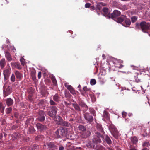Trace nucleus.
<instances>
[{
  "instance_id": "46",
  "label": "nucleus",
  "mask_w": 150,
  "mask_h": 150,
  "mask_svg": "<svg viewBox=\"0 0 150 150\" xmlns=\"http://www.w3.org/2000/svg\"><path fill=\"white\" fill-rule=\"evenodd\" d=\"M20 61L21 62V64L23 66H24L25 64V59L23 57L21 58Z\"/></svg>"
},
{
  "instance_id": "38",
  "label": "nucleus",
  "mask_w": 150,
  "mask_h": 150,
  "mask_svg": "<svg viewBox=\"0 0 150 150\" xmlns=\"http://www.w3.org/2000/svg\"><path fill=\"white\" fill-rule=\"evenodd\" d=\"M150 146V143L149 142L145 141L142 144V146L143 147H147Z\"/></svg>"
},
{
  "instance_id": "43",
  "label": "nucleus",
  "mask_w": 150,
  "mask_h": 150,
  "mask_svg": "<svg viewBox=\"0 0 150 150\" xmlns=\"http://www.w3.org/2000/svg\"><path fill=\"white\" fill-rule=\"evenodd\" d=\"M45 101L43 100H39V105L40 106H44L45 105Z\"/></svg>"
},
{
  "instance_id": "57",
  "label": "nucleus",
  "mask_w": 150,
  "mask_h": 150,
  "mask_svg": "<svg viewBox=\"0 0 150 150\" xmlns=\"http://www.w3.org/2000/svg\"><path fill=\"white\" fill-rule=\"evenodd\" d=\"M6 123V122L4 120H2L1 122V125H4Z\"/></svg>"
},
{
  "instance_id": "2",
  "label": "nucleus",
  "mask_w": 150,
  "mask_h": 150,
  "mask_svg": "<svg viewBox=\"0 0 150 150\" xmlns=\"http://www.w3.org/2000/svg\"><path fill=\"white\" fill-rule=\"evenodd\" d=\"M67 132V128L60 127L55 132V135L57 138H62L66 136Z\"/></svg>"
},
{
  "instance_id": "53",
  "label": "nucleus",
  "mask_w": 150,
  "mask_h": 150,
  "mask_svg": "<svg viewBox=\"0 0 150 150\" xmlns=\"http://www.w3.org/2000/svg\"><path fill=\"white\" fill-rule=\"evenodd\" d=\"M42 73L41 72H39L38 74V77L39 79L41 78V76Z\"/></svg>"
},
{
  "instance_id": "39",
  "label": "nucleus",
  "mask_w": 150,
  "mask_h": 150,
  "mask_svg": "<svg viewBox=\"0 0 150 150\" xmlns=\"http://www.w3.org/2000/svg\"><path fill=\"white\" fill-rule=\"evenodd\" d=\"M109 114L106 111H104L103 113V116L107 120H108L109 118Z\"/></svg>"
},
{
  "instance_id": "16",
  "label": "nucleus",
  "mask_w": 150,
  "mask_h": 150,
  "mask_svg": "<svg viewBox=\"0 0 150 150\" xmlns=\"http://www.w3.org/2000/svg\"><path fill=\"white\" fill-rule=\"evenodd\" d=\"M36 127L38 130L41 131L45 130L47 128L46 126L40 123H37L36 124Z\"/></svg>"
},
{
  "instance_id": "60",
  "label": "nucleus",
  "mask_w": 150,
  "mask_h": 150,
  "mask_svg": "<svg viewBox=\"0 0 150 150\" xmlns=\"http://www.w3.org/2000/svg\"><path fill=\"white\" fill-rule=\"evenodd\" d=\"M3 137V133H0V139H1Z\"/></svg>"
},
{
  "instance_id": "49",
  "label": "nucleus",
  "mask_w": 150,
  "mask_h": 150,
  "mask_svg": "<svg viewBox=\"0 0 150 150\" xmlns=\"http://www.w3.org/2000/svg\"><path fill=\"white\" fill-rule=\"evenodd\" d=\"M47 145V143H45L43 146V149L44 150H46L47 149H49V147H48Z\"/></svg>"
},
{
  "instance_id": "52",
  "label": "nucleus",
  "mask_w": 150,
  "mask_h": 150,
  "mask_svg": "<svg viewBox=\"0 0 150 150\" xmlns=\"http://www.w3.org/2000/svg\"><path fill=\"white\" fill-rule=\"evenodd\" d=\"M91 5V4L89 3H86L85 4V7L86 8H89Z\"/></svg>"
},
{
  "instance_id": "35",
  "label": "nucleus",
  "mask_w": 150,
  "mask_h": 150,
  "mask_svg": "<svg viewBox=\"0 0 150 150\" xmlns=\"http://www.w3.org/2000/svg\"><path fill=\"white\" fill-rule=\"evenodd\" d=\"M51 79L53 84V85L55 86H56L57 85V83L56 79L55 77L52 76L51 77Z\"/></svg>"
},
{
  "instance_id": "33",
  "label": "nucleus",
  "mask_w": 150,
  "mask_h": 150,
  "mask_svg": "<svg viewBox=\"0 0 150 150\" xmlns=\"http://www.w3.org/2000/svg\"><path fill=\"white\" fill-rule=\"evenodd\" d=\"M131 140L133 143L134 144H136L138 141L137 138L135 136L131 137Z\"/></svg>"
},
{
  "instance_id": "28",
  "label": "nucleus",
  "mask_w": 150,
  "mask_h": 150,
  "mask_svg": "<svg viewBox=\"0 0 150 150\" xmlns=\"http://www.w3.org/2000/svg\"><path fill=\"white\" fill-rule=\"evenodd\" d=\"M5 56L7 60L8 61H11L12 60V57L10 53L8 51H6L5 52Z\"/></svg>"
},
{
  "instance_id": "26",
  "label": "nucleus",
  "mask_w": 150,
  "mask_h": 150,
  "mask_svg": "<svg viewBox=\"0 0 150 150\" xmlns=\"http://www.w3.org/2000/svg\"><path fill=\"white\" fill-rule=\"evenodd\" d=\"M124 24L123 25V26L126 27H129L131 24V21L129 19L126 18L124 21Z\"/></svg>"
},
{
  "instance_id": "64",
  "label": "nucleus",
  "mask_w": 150,
  "mask_h": 150,
  "mask_svg": "<svg viewBox=\"0 0 150 150\" xmlns=\"http://www.w3.org/2000/svg\"><path fill=\"white\" fill-rule=\"evenodd\" d=\"M6 43L7 44H8L10 43V41L9 40H7L6 41Z\"/></svg>"
},
{
  "instance_id": "61",
  "label": "nucleus",
  "mask_w": 150,
  "mask_h": 150,
  "mask_svg": "<svg viewBox=\"0 0 150 150\" xmlns=\"http://www.w3.org/2000/svg\"><path fill=\"white\" fill-rule=\"evenodd\" d=\"M142 150H149V149L147 148H144Z\"/></svg>"
},
{
  "instance_id": "13",
  "label": "nucleus",
  "mask_w": 150,
  "mask_h": 150,
  "mask_svg": "<svg viewBox=\"0 0 150 150\" xmlns=\"http://www.w3.org/2000/svg\"><path fill=\"white\" fill-rule=\"evenodd\" d=\"M78 103L79 105L80 106H81L82 108H83V110L84 111H86L88 109V107L86 105L85 103L82 100H79Z\"/></svg>"
},
{
  "instance_id": "30",
  "label": "nucleus",
  "mask_w": 150,
  "mask_h": 150,
  "mask_svg": "<svg viewBox=\"0 0 150 150\" xmlns=\"http://www.w3.org/2000/svg\"><path fill=\"white\" fill-rule=\"evenodd\" d=\"M15 74L17 79L20 80L22 77V75L21 73L18 71H15Z\"/></svg>"
},
{
  "instance_id": "45",
  "label": "nucleus",
  "mask_w": 150,
  "mask_h": 150,
  "mask_svg": "<svg viewBox=\"0 0 150 150\" xmlns=\"http://www.w3.org/2000/svg\"><path fill=\"white\" fill-rule=\"evenodd\" d=\"M137 20V18L136 16H133L131 18V20L132 23L135 22Z\"/></svg>"
},
{
  "instance_id": "12",
  "label": "nucleus",
  "mask_w": 150,
  "mask_h": 150,
  "mask_svg": "<svg viewBox=\"0 0 150 150\" xmlns=\"http://www.w3.org/2000/svg\"><path fill=\"white\" fill-rule=\"evenodd\" d=\"M11 92V88L9 86H8L7 88H4V97H6L10 94Z\"/></svg>"
},
{
  "instance_id": "3",
  "label": "nucleus",
  "mask_w": 150,
  "mask_h": 150,
  "mask_svg": "<svg viewBox=\"0 0 150 150\" xmlns=\"http://www.w3.org/2000/svg\"><path fill=\"white\" fill-rule=\"evenodd\" d=\"M103 137V135L99 132H96L92 139V142L95 144H97L98 143H100L101 142L100 138Z\"/></svg>"
},
{
  "instance_id": "20",
  "label": "nucleus",
  "mask_w": 150,
  "mask_h": 150,
  "mask_svg": "<svg viewBox=\"0 0 150 150\" xmlns=\"http://www.w3.org/2000/svg\"><path fill=\"white\" fill-rule=\"evenodd\" d=\"M5 101L7 105L8 106H11L13 103V100L10 98L5 99Z\"/></svg>"
},
{
  "instance_id": "6",
  "label": "nucleus",
  "mask_w": 150,
  "mask_h": 150,
  "mask_svg": "<svg viewBox=\"0 0 150 150\" xmlns=\"http://www.w3.org/2000/svg\"><path fill=\"white\" fill-rule=\"evenodd\" d=\"M11 68L9 65H7L6 68L3 71V74L5 81L8 80V79L11 73Z\"/></svg>"
},
{
  "instance_id": "51",
  "label": "nucleus",
  "mask_w": 150,
  "mask_h": 150,
  "mask_svg": "<svg viewBox=\"0 0 150 150\" xmlns=\"http://www.w3.org/2000/svg\"><path fill=\"white\" fill-rule=\"evenodd\" d=\"M81 94L83 96H85L86 94L87 93L86 92L84 91L83 89L82 90H81Z\"/></svg>"
},
{
  "instance_id": "5",
  "label": "nucleus",
  "mask_w": 150,
  "mask_h": 150,
  "mask_svg": "<svg viewBox=\"0 0 150 150\" xmlns=\"http://www.w3.org/2000/svg\"><path fill=\"white\" fill-rule=\"evenodd\" d=\"M83 115L86 122L87 123L91 124L93 121L94 118L93 116L88 112H84Z\"/></svg>"
},
{
  "instance_id": "19",
  "label": "nucleus",
  "mask_w": 150,
  "mask_h": 150,
  "mask_svg": "<svg viewBox=\"0 0 150 150\" xmlns=\"http://www.w3.org/2000/svg\"><path fill=\"white\" fill-rule=\"evenodd\" d=\"M91 132L89 131H86L83 132L81 134V136L84 139H85L89 136Z\"/></svg>"
},
{
  "instance_id": "8",
  "label": "nucleus",
  "mask_w": 150,
  "mask_h": 150,
  "mask_svg": "<svg viewBox=\"0 0 150 150\" xmlns=\"http://www.w3.org/2000/svg\"><path fill=\"white\" fill-rule=\"evenodd\" d=\"M50 108L51 109V110L47 112V114L50 117H54L56 115L57 108L55 106H50Z\"/></svg>"
},
{
  "instance_id": "63",
  "label": "nucleus",
  "mask_w": 150,
  "mask_h": 150,
  "mask_svg": "<svg viewBox=\"0 0 150 150\" xmlns=\"http://www.w3.org/2000/svg\"><path fill=\"white\" fill-rule=\"evenodd\" d=\"M3 134H4V136L5 137H6L7 135V134L4 132H3Z\"/></svg>"
},
{
  "instance_id": "10",
  "label": "nucleus",
  "mask_w": 150,
  "mask_h": 150,
  "mask_svg": "<svg viewBox=\"0 0 150 150\" xmlns=\"http://www.w3.org/2000/svg\"><path fill=\"white\" fill-rule=\"evenodd\" d=\"M65 86L72 94L73 95L76 94V91L75 90L71 85H69L68 83H66L65 84Z\"/></svg>"
},
{
  "instance_id": "50",
  "label": "nucleus",
  "mask_w": 150,
  "mask_h": 150,
  "mask_svg": "<svg viewBox=\"0 0 150 150\" xmlns=\"http://www.w3.org/2000/svg\"><path fill=\"white\" fill-rule=\"evenodd\" d=\"M83 89L87 93L90 91V89L88 88L86 86L84 87L83 88Z\"/></svg>"
},
{
  "instance_id": "37",
  "label": "nucleus",
  "mask_w": 150,
  "mask_h": 150,
  "mask_svg": "<svg viewBox=\"0 0 150 150\" xmlns=\"http://www.w3.org/2000/svg\"><path fill=\"white\" fill-rule=\"evenodd\" d=\"M89 111L94 116H96V112L95 110L92 108H89Z\"/></svg>"
},
{
  "instance_id": "18",
  "label": "nucleus",
  "mask_w": 150,
  "mask_h": 150,
  "mask_svg": "<svg viewBox=\"0 0 150 150\" xmlns=\"http://www.w3.org/2000/svg\"><path fill=\"white\" fill-rule=\"evenodd\" d=\"M96 127L98 132H99L103 135L104 134L105 132L103 131L101 125L99 124H97L96 125Z\"/></svg>"
},
{
  "instance_id": "54",
  "label": "nucleus",
  "mask_w": 150,
  "mask_h": 150,
  "mask_svg": "<svg viewBox=\"0 0 150 150\" xmlns=\"http://www.w3.org/2000/svg\"><path fill=\"white\" fill-rule=\"evenodd\" d=\"M64 147L61 145L59 146V150H64Z\"/></svg>"
},
{
  "instance_id": "22",
  "label": "nucleus",
  "mask_w": 150,
  "mask_h": 150,
  "mask_svg": "<svg viewBox=\"0 0 150 150\" xmlns=\"http://www.w3.org/2000/svg\"><path fill=\"white\" fill-rule=\"evenodd\" d=\"M126 17L125 16L122 15V17H118L114 20L117 23H120L123 22L124 20L126 18Z\"/></svg>"
},
{
  "instance_id": "36",
  "label": "nucleus",
  "mask_w": 150,
  "mask_h": 150,
  "mask_svg": "<svg viewBox=\"0 0 150 150\" xmlns=\"http://www.w3.org/2000/svg\"><path fill=\"white\" fill-rule=\"evenodd\" d=\"M35 130L34 128L32 126L29 127L28 129V132L30 134H33L35 132Z\"/></svg>"
},
{
  "instance_id": "25",
  "label": "nucleus",
  "mask_w": 150,
  "mask_h": 150,
  "mask_svg": "<svg viewBox=\"0 0 150 150\" xmlns=\"http://www.w3.org/2000/svg\"><path fill=\"white\" fill-rule=\"evenodd\" d=\"M112 134L113 136L116 139H117L118 138V132L117 129L114 128L112 131Z\"/></svg>"
},
{
  "instance_id": "48",
  "label": "nucleus",
  "mask_w": 150,
  "mask_h": 150,
  "mask_svg": "<svg viewBox=\"0 0 150 150\" xmlns=\"http://www.w3.org/2000/svg\"><path fill=\"white\" fill-rule=\"evenodd\" d=\"M47 93V91L46 90H42L41 91V93L44 96H45Z\"/></svg>"
},
{
  "instance_id": "15",
  "label": "nucleus",
  "mask_w": 150,
  "mask_h": 150,
  "mask_svg": "<svg viewBox=\"0 0 150 150\" xmlns=\"http://www.w3.org/2000/svg\"><path fill=\"white\" fill-rule=\"evenodd\" d=\"M47 145L49 148H52L54 149H58L56 144L53 142H48Z\"/></svg>"
},
{
  "instance_id": "34",
  "label": "nucleus",
  "mask_w": 150,
  "mask_h": 150,
  "mask_svg": "<svg viewBox=\"0 0 150 150\" xmlns=\"http://www.w3.org/2000/svg\"><path fill=\"white\" fill-rule=\"evenodd\" d=\"M78 128L79 130L81 131L82 132L86 131V127L82 125H80L78 126Z\"/></svg>"
},
{
  "instance_id": "21",
  "label": "nucleus",
  "mask_w": 150,
  "mask_h": 150,
  "mask_svg": "<svg viewBox=\"0 0 150 150\" xmlns=\"http://www.w3.org/2000/svg\"><path fill=\"white\" fill-rule=\"evenodd\" d=\"M93 148L95 150H105V148L102 145L96 144L93 146Z\"/></svg>"
},
{
  "instance_id": "11",
  "label": "nucleus",
  "mask_w": 150,
  "mask_h": 150,
  "mask_svg": "<svg viewBox=\"0 0 150 150\" xmlns=\"http://www.w3.org/2000/svg\"><path fill=\"white\" fill-rule=\"evenodd\" d=\"M102 11H103V15L104 16L110 18V13L109 11V9L107 7H104L103 8Z\"/></svg>"
},
{
  "instance_id": "44",
  "label": "nucleus",
  "mask_w": 150,
  "mask_h": 150,
  "mask_svg": "<svg viewBox=\"0 0 150 150\" xmlns=\"http://www.w3.org/2000/svg\"><path fill=\"white\" fill-rule=\"evenodd\" d=\"M11 82H14L15 81V75L14 74H12L11 77Z\"/></svg>"
},
{
  "instance_id": "7",
  "label": "nucleus",
  "mask_w": 150,
  "mask_h": 150,
  "mask_svg": "<svg viewBox=\"0 0 150 150\" xmlns=\"http://www.w3.org/2000/svg\"><path fill=\"white\" fill-rule=\"evenodd\" d=\"M38 117L37 118L38 121L42 122L45 120V112L42 110H40L38 112Z\"/></svg>"
},
{
  "instance_id": "29",
  "label": "nucleus",
  "mask_w": 150,
  "mask_h": 150,
  "mask_svg": "<svg viewBox=\"0 0 150 150\" xmlns=\"http://www.w3.org/2000/svg\"><path fill=\"white\" fill-rule=\"evenodd\" d=\"M103 77V76L101 75L99 76L98 78V81L99 82L100 84L101 85H103L105 82Z\"/></svg>"
},
{
  "instance_id": "56",
  "label": "nucleus",
  "mask_w": 150,
  "mask_h": 150,
  "mask_svg": "<svg viewBox=\"0 0 150 150\" xmlns=\"http://www.w3.org/2000/svg\"><path fill=\"white\" fill-rule=\"evenodd\" d=\"M14 116L16 118H18V113H15L14 114Z\"/></svg>"
},
{
  "instance_id": "41",
  "label": "nucleus",
  "mask_w": 150,
  "mask_h": 150,
  "mask_svg": "<svg viewBox=\"0 0 150 150\" xmlns=\"http://www.w3.org/2000/svg\"><path fill=\"white\" fill-rule=\"evenodd\" d=\"M31 76L32 79L34 80L36 79L35 72V71H32L31 73Z\"/></svg>"
},
{
  "instance_id": "9",
  "label": "nucleus",
  "mask_w": 150,
  "mask_h": 150,
  "mask_svg": "<svg viewBox=\"0 0 150 150\" xmlns=\"http://www.w3.org/2000/svg\"><path fill=\"white\" fill-rule=\"evenodd\" d=\"M121 14L120 11L117 10H115L112 13L110 14V18H111L113 20H115Z\"/></svg>"
},
{
  "instance_id": "27",
  "label": "nucleus",
  "mask_w": 150,
  "mask_h": 150,
  "mask_svg": "<svg viewBox=\"0 0 150 150\" xmlns=\"http://www.w3.org/2000/svg\"><path fill=\"white\" fill-rule=\"evenodd\" d=\"M72 105L76 110L79 111H81V109L79 104H78L76 102L73 103Z\"/></svg>"
},
{
  "instance_id": "58",
  "label": "nucleus",
  "mask_w": 150,
  "mask_h": 150,
  "mask_svg": "<svg viewBox=\"0 0 150 150\" xmlns=\"http://www.w3.org/2000/svg\"><path fill=\"white\" fill-rule=\"evenodd\" d=\"M71 144L70 142H68L67 144V146L69 147L70 146Z\"/></svg>"
},
{
  "instance_id": "4",
  "label": "nucleus",
  "mask_w": 150,
  "mask_h": 150,
  "mask_svg": "<svg viewBox=\"0 0 150 150\" xmlns=\"http://www.w3.org/2000/svg\"><path fill=\"white\" fill-rule=\"evenodd\" d=\"M54 120L58 125L67 127H69L68 122L67 121H64L62 117L59 116H56L54 118Z\"/></svg>"
},
{
  "instance_id": "59",
  "label": "nucleus",
  "mask_w": 150,
  "mask_h": 150,
  "mask_svg": "<svg viewBox=\"0 0 150 150\" xmlns=\"http://www.w3.org/2000/svg\"><path fill=\"white\" fill-rule=\"evenodd\" d=\"M102 57L103 59H105L106 58V56L104 54H102Z\"/></svg>"
},
{
  "instance_id": "23",
  "label": "nucleus",
  "mask_w": 150,
  "mask_h": 150,
  "mask_svg": "<svg viewBox=\"0 0 150 150\" xmlns=\"http://www.w3.org/2000/svg\"><path fill=\"white\" fill-rule=\"evenodd\" d=\"M52 98L53 100L56 102H58L60 101V96L58 93H56L53 96Z\"/></svg>"
},
{
  "instance_id": "1",
  "label": "nucleus",
  "mask_w": 150,
  "mask_h": 150,
  "mask_svg": "<svg viewBox=\"0 0 150 150\" xmlns=\"http://www.w3.org/2000/svg\"><path fill=\"white\" fill-rule=\"evenodd\" d=\"M135 27L137 29H141L144 33H148L147 31L150 28V23L144 21L141 22L140 23H136Z\"/></svg>"
},
{
  "instance_id": "42",
  "label": "nucleus",
  "mask_w": 150,
  "mask_h": 150,
  "mask_svg": "<svg viewBox=\"0 0 150 150\" xmlns=\"http://www.w3.org/2000/svg\"><path fill=\"white\" fill-rule=\"evenodd\" d=\"M12 108L11 107L7 108L6 109V114H11L12 112Z\"/></svg>"
},
{
  "instance_id": "32",
  "label": "nucleus",
  "mask_w": 150,
  "mask_h": 150,
  "mask_svg": "<svg viewBox=\"0 0 150 150\" xmlns=\"http://www.w3.org/2000/svg\"><path fill=\"white\" fill-rule=\"evenodd\" d=\"M6 64V61L4 59H2L0 61V67L3 69Z\"/></svg>"
},
{
  "instance_id": "24",
  "label": "nucleus",
  "mask_w": 150,
  "mask_h": 150,
  "mask_svg": "<svg viewBox=\"0 0 150 150\" xmlns=\"http://www.w3.org/2000/svg\"><path fill=\"white\" fill-rule=\"evenodd\" d=\"M102 138H103L104 140L109 145L112 143L111 140L108 135H106L105 137L103 136V137Z\"/></svg>"
},
{
  "instance_id": "47",
  "label": "nucleus",
  "mask_w": 150,
  "mask_h": 150,
  "mask_svg": "<svg viewBox=\"0 0 150 150\" xmlns=\"http://www.w3.org/2000/svg\"><path fill=\"white\" fill-rule=\"evenodd\" d=\"M90 84L92 85H93L96 83V81L95 79H92L90 81Z\"/></svg>"
},
{
  "instance_id": "17",
  "label": "nucleus",
  "mask_w": 150,
  "mask_h": 150,
  "mask_svg": "<svg viewBox=\"0 0 150 150\" xmlns=\"http://www.w3.org/2000/svg\"><path fill=\"white\" fill-rule=\"evenodd\" d=\"M11 64L13 68H16L19 70L22 68L19 62H11Z\"/></svg>"
},
{
  "instance_id": "62",
  "label": "nucleus",
  "mask_w": 150,
  "mask_h": 150,
  "mask_svg": "<svg viewBox=\"0 0 150 150\" xmlns=\"http://www.w3.org/2000/svg\"><path fill=\"white\" fill-rule=\"evenodd\" d=\"M65 104L66 105H70V103H67V102H65Z\"/></svg>"
},
{
  "instance_id": "31",
  "label": "nucleus",
  "mask_w": 150,
  "mask_h": 150,
  "mask_svg": "<svg viewBox=\"0 0 150 150\" xmlns=\"http://www.w3.org/2000/svg\"><path fill=\"white\" fill-rule=\"evenodd\" d=\"M5 106V104H4L0 102V111L1 113H4Z\"/></svg>"
},
{
  "instance_id": "14",
  "label": "nucleus",
  "mask_w": 150,
  "mask_h": 150,
  "mask_svg": "<svg viewBox=\"0 0 150 150\" xmlns=\"http://www.w3.org/2000/svg\"><path fill=\"white\" fill-rule=\"evenodd\" d=\"M123 63V61L120 60H116L114 62L115 66L119 68H122L124 66L123 65L121 64Z\"/></svg>"
},
{
  "instance_id": "40",
  "label": "nucleus",
  "mask_w": 150,
  "mask_h": 150,
  "mask_svg": "<svg viewBox=\"0 0 150 150\" xmlns=\"http://www.w3.org/2000/svg\"><path fill=\"white\" fill-rule=\"evenodd\" d=\"M49 103L50 105H52V106H55V105H57V104L55 101H54L52 99H50Z\"/></svg>"
},
{
  "instance_id": "55",
  "label": "nucleus",
  "mask_w": 150,
  "mask_h": 150,
  "mask_svg": "<svg viewBox=\"0 0 150 150\" xmlns=\"http://www.w3.org/2000/svg\"><path fill=\"white\" fill-rule=\"evenodd\" d=\"M126 113L125 112H123L122 113V117L123 118H125Z\"/></svg>"
}]
</instances>
